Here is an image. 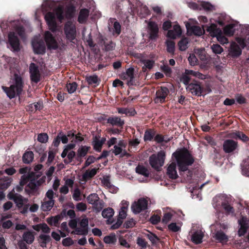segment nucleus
<instances>
[{"label":"nucleus","instance_id":"18","mask_svg":"<svg viewBox=\"0 0 249 249\" xmlns=\"http://www.w3.org/2000/svg\"><path fill=\"white\" fill-rule=\"evenodd\" d=\"M181 34L182 30L180 26L176 23L173 25V29L168 31L167 36L172 39H176L180 37Z\"/></svg>","mask_w":249,"mask_h":249},{"label":"nucleus","instance_id":"40","mask_svg":"<svg viewBox=\"0 0 249 249\" xmlns=\"http://www.w3.org/2000/svg\"><path fill=\"white\" fill-rule=\"evenodd\" d=\"M215 238L220 242L225 243L228 241V236L222 231H218L215 234Z\"/></svg>","mask_w":249,"mask_h":249},{"label":"nucleus","instance_id":"34","mask_svg":"<svg viewBox=\"0 0 249 249\" xmlns=\"http://www.w3.org/2000/svg\"><path fill=\"white\" fill-rule=\"evenodd\" d=\"M33 228L35 230L37 231H41L45 233H48L50 232V229L45 223H41L35 225Z\"/></svg>","mask_w":249,"mask_h":249},{"label":"nucleus","instance_id":"28","mask_svg":"<svg viewBox=\"0 0 249 249\" xmlns=\"http://www.w3.org/2000/svg\"><path fill=\"white\" fill-rule=\"evenodd\" d=\"M206 30L212 37H216L222 32L220 28H217V26L214 24H212L210 26H208Z\"/></svg>","mask_w":249,"mask_h":249},{"label":"nucleus","instance_id":"30","mask_svg":"<svg viewBox=\"0 0 249 249\" xmlns=\"http://www.w3.org/2000/svg\"><path fill=\"white\" fill-rule=\"evenodd\" d=\"M167 174L169 178L176 179L178 177L176 171V165L175 163H171L167 168Z\"/></svg>","mask_w":249,"mask_h":249},{"label":"nucleus","instance_id":"42","mask_svg":"<svg viewBox=\"0 0 249 249\" xmlns=\"http://www.w3.org/2000/svg\"><path fill=\"white\" fill-rule=\"evenodd\" d=\"M117 109L118 113L120 114H124L130 116H133L136 114V111L133 108H118Z\"/></svg>","mask_w":249,"mask_h":249},{"label":"nucleus","instance_id":"1","mask_svg":"<svg viewBox=\"0 0 249 249\" xmlns=\"http://www.w3.org/2000/svg\"><path fill=\"white\" fill-rule=\"evenodd\" d=\"M75 8L73 7L69 6L65 9L62 7H58L55 9L53 13L49 12L45 16V20L49 26V29L53 32L56 31L57 26L55 21V16L61 22L65 19H71L73 18L75 14Z\"/></svg>","mask_w":249,"mask_h":249},{"label":"nucleus","instance_id":"47","mask_svg":"<svg viewBox=\"0 0 249 249\" xmlns=\"http://www.w3.org/2000/svg\"><path fill=\"white\" fill-rule=\"evenodd\" d=\"M102 214L104 218H109L113 215L114 211L112 208H108L104 210Z\"/></svg>","mask_w":249,"mask_h":249},{"label":"nucleus","instance_id":"13","mask_svg":"<svg viewBox=\"0 0 249 249\" xmlns=\"http://www.w3.org/2000/svg\"><path fill=\"white\" fill-rule=\"evenodd\" d=\"M169 93V90L166 87H161L156 92V96L155 98L156 103H162L165 101V98Z\"/></svg>","mask_w":249,"mask_h":249},{"label":"nucleus","instance_id":"31","mask_svg":"<svg viewBox=\"0 0 249 249\" xmlns=\"http://www.w3.org/2000/svg\"><path fill=\"white\" fill-rule=\"evenodd\" d=\"M22 239L27 244H31L35 240V234L33 231L24 232L22 235Z\"/></svg>","mask_w":249,"mask_h":249},{"label":"nucleus","instance_id":"39","mask_svg":"<svg viewBox=\"0 0 249 249\" xmlns=\"http://www.w3.org/2000/svg\"><path fill=\"white\" fill-rule=\"evenodd\" d=\"M112 152L115 156L120 155L121 157H123L127 155V153L125 149L122 148V147L118 145H116L114 146V149L112 151Z\"/></svg>","mask_w":249,"mask_h":249},{"label":"nucleus","instance_id":"6","mask_svg":"<svg viewBox=\"0 0 249 249\" xmlns=\"http://www.w3.org/2000/svg\"><path fill=\"white\" fill-rule=\"evenodd\" d=\"M14 81L15 84L11 85L9 88L2 87L3 89L10 99L14 98L16 95L20 94L22 91V81L21 78L16 75Z\"/></svg>","mask_w":249,"mask_h":249},{"label":"nucleus","instance_id":"35","mask_svg":"<svg viewBox=\"0 0 249 249\" xmlns=\"http://www.w3.org/2000/svg\"><path fill=\"white\" fill-rule=\"evenodd\" d=\"M136 172L144 177H148L149 175L148 170L143 165H139L135 168Z\"/></svg>","mask_w":249,"mask_h":249},{"label":"nucleus","instance_id":"53","mask_svg":"<svg viewBox=\"0 0 249 249\" xmlns=\"http://www.w3.org/2000/svg\"><path fill=\"white\" fill-rule=\"evenodd\" d=\"M216 38L217 40L221 44H227L229 42L228 38L223 35L222 32L219 34Z\"/></svg>","mask_w":249,"mask_h":249},{"label":"nucleus","instance_id":"43","mask_svg":"<svg viewBox=\"0 0 249 249\" xmlns=\"http://www.w3.org/2000/svg\"><path fill=\"white\" fill-rule=\"evenodd\" d=\"M188 38L186 37L182 38L178 43L179 50L181 51L186 50L188 48Z\"/></svg>","mask_w":249,"mask_h":249},{"label":"nucleus","instance_id":"4","mask_svg":"<svg viewBox=\"0 0 249 249\" xmlns=\"http://www.w3.org/2000/svg\"><path fill=\"white\" fill-rule=\"evenodd\" d=\"M173 156L175 158L179 171H186L188 166L194 162V159L186 149H181L174 153Z\"/></svg>","mask_w":249,"mask_h":249},{"label":"nucleus","instance_id":"15","mask_svg":"<svg viewBox=\"0 0 249 249\" xmlns=\"http://www.w3.org/2000/svg\"><path fill=\"white\" fill-rule=\"evenodd\" d=\"M147 28L149 38L151 39H156L159 32V28L157 24L155 22L150 20L148 22Z\"/></svg>","mask_w":249,"mask_h":249},{"label":"nucleus","instance_id":"46","mask_svg":"<svg viewBox=\"0 0 249 249\" xmlns=\"http://www.w3.org/2000/svg\"><path fill=\"white\" fill-rule=\"evenodd\" d=\"M231 137L235 138H238L239 139L243 142H247L249 141V138L244 133L241 132H236L232 134Z\"/></svg>","mask_w":249,"mask_h":249},{"label":"nucleus","instance_id":"10","mask_svg":"<svg viewBox=\"0 0 249 249\" xmlns=\"http://www.w3.org/2000/svg\"><path fill=\"white\" fill-rule=\"evenodd\" d=\"M147 208V201L144 198H140L133 203L131 207L132 211L135 214L139 213Z\"/></svg>","mask_w":249,"mask_h":249},{"label":"nucleus","instance_id":"32","mask_svg":"<svg viewBox=\"0 0 249 249\" xmlns=\"http://www.w3.org/2000/svg\"><path fill=\"white\" fill-rule=\"evenodd\" d=\"M89 11L87 9H82L80 10L78 18V21L80 23H84L87 20L89 15Z\"/></svg>","mask_w":249,"mask_h":249},{"label":"nucleus","instance_id":"8","mask_svg":"<svg viewBox=\"0 0 249 249\" xmlns=\"http://www.w3.org/2000/svg\"><path fill=\"white\" fill-rule=\"evenodd\" d=\"M64 32L67 38L72 41L75 38L76 31L75 24L71 21H67L64 26Z\"/></svg>","mask_w":249,"mask_h":249},{"label":"nucleus","instance_id":"59","mask_svg":"<svg viewBox=\"0 0 249 249\" xmlns=\"http://www.w3.org/2000/svg\"><path fill=\"white\" fill-rule=\"evenodd\" d=\"M127 209L124 207H121L119 213V218L122 220L124 219L126 217Z\"/></svg>","mask_w":249,"mask_h":249},{"label":"nucleus","instance_id":"16","mask_svg":"<svg viewBox=\"0 0 249 249\" xmlns=\"http://www.w3.org/2000/svg\"><path fill=\"white\" fill-rule=\"evenodd\" d=\"M186 89L192 94L197 96H200L202 91L200 84L196 81L189 84L186 87Z\"/></svg>","mask_w":249,"mask_h":249},{"label":"nucleus","instance_id":"3","mask_svg":"<svg viewBox=\"0 0 249 249\" xmlns=\"http://www.w3.org/2000/svg\"><path fill=\"white\" fill-rule=\"evenodd\" d=\"M19 172L22 175L19 182L20 185L24 186L28 183L27 187L30 189V193L36 191L38 187L43 182L42 179H38L36 174L31 171L28 167L20 168Z\"/></svg>","mask_w":249,"mask_h":249},{"label":"nucleus","instance_id":"20","mask_svg":"<svg viewBox=\"0 0 249 249\" xmlns=\"http://www.w3.org/2000/svg\"><path fill=\"white\" fill-rule=\"evenodd\" d=\"M122 78L127 81V84L129 86L134 85V69L133 68H128L126 72L122 74Z\"/></svg>","mask_w":249,"mask_h":249},{"label":"nucleus","instance_id":"45","mask_svg":"<svg viewBox=\"0 0 249 249\" xmlns=\"http://www.w3.org/2000/svg\"><path fill=\"white\" fill-rule=\"evenodd\" d=\"M86 79L88 83L90 85H98L99 84V79L96 75L87 76Z\"/></svg>","mask_w":249,"mask_h":249},{"label":"nucleus","instance_id":"62","mask_svg":"<svg viewBox=\"0 0 249 249\" xmlns=\"http://www.w3.org/2000/svg\"><path fill=\"white\" fill-rule=\"evenodd\" d=\"M140 140L138 138H135L129 141L128 144L129 146L136 147L140 143Z\"/></svg>","mask_w":249,"mask_h":249},{"label":"nucleus","instance_id":"36","mask_svg":"<svg viewBox=\"0 0 249 249\" xmlns=\"http://www.w3.org/2000/svg\"><path fill=\"white\" fill-rule=\"evenodd\" d=\"M90 147L87 146H81L79 148L77 153V159L79 160L82 157H85L88 151L89 150Z\"/></svg>","mask_w":249,"mask_h":249},{"label":"nucleus","instance_id":"37","mask_svg":"<svg viewBox=\"0 0 249 249\" xmlns=\"http://www.w3.org/2000/svg\"><path fill=\"white\" fill-rule=\"evenodd\" d=\"M62 216L61 215H57L55 216H52L48 218L46 220L47 223L51 225L57 226L59 221L61 219Z\"/></svg>","mask_w":249,"mask_h":249},{"label":"nucleus","instance_id":"55","mask_svg":"<svg viewBox=\"0 0 249 249\" xmlns=\"http://www.w3.org/2000/svg\"><path fill=\"white\" fill-rule=\"evenodd\" d=\"M75 233L78 235H86L88 233V229L79 226L75 230Z\"/></svg>","mask_w":249,"mask_h":249},{"label":"nucleus","instance_id":"24","mask_svg":"<svg viewBox=\"0 0 249 249\" xmlns=\"http://www.w3.org/2000/svg\"><path fill=\"white\" fill-rule=\"evenodd\" d=\"M54 204V200L44 199L41 202L40 208L43 212L50 211Z\"/></svg>","mask_w":249,"mask_h":249},{"label":"nucleus","instance_id":"2","mask_svg":"<svg viewBox=\"0 0 249 249\" xmlns=\"http://www.w3.org/2000/svg\"><path fill=\"white\" fill-rule=\"evenodd\" d=\"M242 33L245 36L237 37L236 41L241 47L235 42L231 43L229 50V54L232 57H238L241 54L242 49H249V25H244L242 27Z\"/></svg>","mask_w":249,"mask_h":249},{"label":"nucleus","instance_id":"25","mask_svg":"<svg viewBox=\"0 0 249 249\" xmlns=\"http://www.w3.org/2000/svg\"><path fill=\"white\" fill-rule=\"evenodd\" d=\"M140 62L144 71H145L147 69H151L155 64L154 60L145 58H141L140 60Z\"/></svg>","mask_w":249,"mask_h":249},{"label":"nucleus","instance_id":"5","mask_svg":"<svg viewBox=\"0 0 249 249\" xmlns=\"http://www.w3.org/2000/svg\"><path fill=\"white\" fill-rule=\"evenodd\" d=\"M7 197L9 199L14 200L21 213L24 214L28 213L29 207L28 198L24 197L19 194L15 193L14 190L7 195Z\"/></svg>","mask_w":249,"mask_h":249},{"label":"nucleus","instance_id":"63","mask_svg":"<svg viewBox=\"0 0 249 249\" xmlns=\"http://www.w3.org/2000/svg\"><path fill=\"white\" fill-rule=\"evenodd\" d=\"M169 229L174 232H177L180 230L179 226L177 225L176 223H172L168 225Z\"/></svg>","mask_w":249,"mask_h":249},{"label":"nucleus","instance_id":"38","mask_svg":"<svg viewBox=\"0 0 249 249\" xmlns=\"http://www.w3.org/2000/svg\"><path fill=\"white\" fill-rule=\"evenodd\" d=\"M34 155L32 151H26L22 156V160L25 163H30L33 160Z\"/></svg>","mask_w":249,"mask_h":249},{"label":"nucleus","instance_id":"9","mask_svg":"<svg viewBox=\"0 0 249 249\" xmlns=\"http://www.w3.org/2000/svg\"><path fill=\"white\" fill-rule=\"evenodd\" d=\"M87 199L89 204L94 205V207L97 211L99 212L103 208L104 203L102 200H100L97 194H91L87 197Z\"/></svg>","mask_w":249,"mask_h":249},{"label":"nucleus","instance_id":"27","mask_svg":"<svg viewBox=\"0 0 249 249\" xmlns=\"http://www.w3.org/2000/svg\"><path fill=\"white\" fill-rule=\"evenodd\" d=\"M106 141V139L102 138L100 139L95 137L92 142L93 148L95 150L98 152H100L101 150L102 146Z\"/></svg>","mask_w":249,"mask_h":249},{"label":"nucleus","instance_id":"41","mask_svg":"<svg viewBox=\"0 0 249 249\" xmlns=\"http://www.w3.org/2000/svg\"><path fill=\"white\" fill-rule=\"evenodd\" d=\"M38 240L40 246L44 248L46 247V244L50 241L51 237L49 235L40 234Z\"/></svg>","mask_w":249,"mask_h":249},{"label":"nucleus","instance_id":"60","mask_svg":"<svg viewBox=\"0 0 249 249\" xmlns=\"http://www.w3.org/2000/svg\"><path fill=\"white\" fill-rule=\"evenodd\" d=\"M44 199L47 200H54V192L52 189L49 190L45 194V196Z\"/></svg>","mask_w":249,"mask_h":249},{"label":"nucleus","instance_id":"61","mask_svg":"<svg viewBox=\"0 0 249 249\" xmlns=\"http://www.w3.org/2000/svg\"><path fill=\"white\" fill-rule=\"evenodd\" d=\"M154 136V134L151 131H146L144 135V141H151Z\"/></svg>","mask_w":249,"mask_h":249},{"label":"nucleus","instance_id":"56","mask_svg":"<svg viewBox=\"0 0 249 249\" xmlns=\"http://www.w3.org/2000/svg\"><path fill=\"white\" fill-rule=\"evenodd\" d=\"M222 205L226 212L229 214H233L234 213V210L233 207H232L229 204L226 203H222Z\"/></svg>","mask_w":249,"mask_h":249},{"label":"nucleus","instance_id":"12","mask_svg":"<svg viewBox=\"0 0 249 249\" xmlns=\"http://www.w3.org/2000/svg\"><path fill=\"white\" fill-rule=\"evenodd\" d=\"M32 47L34 52L37 54H43L45 52V46L41 40H39L37 37H35L32 41Z\"/></svg>","mask_w":249,"mask_h":249},{"label":"nucleus","instance_id":"48","mask_svg":"<svg viewBox=\"0 0 249 249\" xmlns=\"http://www.w3.org/2000/svg\"><path fill=\"white\" fill-rule=\"evenodd\" d=\"M174 213H175L173 211H170L166 213L163 215L162 219V222L165 224H167L171 220Z\"/></svg>","mask_w":249,"mask_h":249},{"label":"nucleus","instance_id":"58","mask_svg":"<svg viewBox=\"0 0 249 249\" xmlns=\"http://www.w3.org/2000/svg\"><path fill=\"white\" fill-rule=\"evenodd\" d=\"M81 192L78 188H76L74 190L72 194V197L74 200L79 201L81 200L80 197Z\"/></svg>","mask_w":249,"mask_h":249},{"label":"nucleus","instance_id":"19","mask_svg":"<svg viewBox=\"0 0 249 249\" xmlns=\"http://www.w3.org/2000/svg\"><path fill=\"white\" fill-rule=\"evenodd\" d=\"M8 41L14 51H18L20 50L19 40L15 36V33L11 32L8 35Z\"/></svg>","mask_w":249,"mask_h":249},{"label":"nucleus","instance_id":"51","mask_svg":"<svg viewBox=\"0 0 249 249\" xmlns=\"http://www.w3.org/2000/svg\"><path fill=\"white\" fill-rule=\"evenodd\" d=\"M75 156V152L74 151H68L67 157L64 160V162L67 164L71 162Z\"/></svg>","mask_w":249,"mask_h":249},{"label":"nucleus","instance_id":"29","mask_svg":"<svg viewBox=\"0 0 249 249\" xmlns=\"http://www.w3.org/2000/svg\"><path fill=\"white\" fill-rule=\"evenodd\" d=\"M204 233L201 231L195 232L191 236L192 241L196 244H198L202 242Z\"/></svg>","mask_w":249,"mask_h":249},{"label":"nucleus","instance_id":"17","mask_svg":"<svg viewBox=\"0 0 249 249\" xmlns=\"http://www.w3.org/2000/svg\"><path fill=\"white\" fill-rule=\"evenodd\" d=\"M30 73L31 80L35 83H37L40 80V73L38 67L32 63L30 66Z\"/></svg>","mask_w":249,"mask_h":249},{"label":"nucleus","instance_id":"44","mask_svg":"<svg viewBox=\"0 0 249 249\" xmlns=\"http://www.w3.org/2000/svg\"><path fill=\"white\" fill-rule=\"evenodd\" d=\"M167 51L168 53H174L175 49V43L173 40L168 39L166 41Z\"/></svg>","mask_w":249,"mask_h":249},{"label":"nucleus","instance_id":"22","mask_svg":"<svg viewBox=\"0 0 249 249\" xmlns=\"http://www.w3.org/2000/svg\"><path fill=\"white\" fill-rule=\"evenodd\" d=\"M238 223L240 226L238 234L239 236H242L246 232L249 227V220L247 218L243 217L241 219L238 220Z\"/></svg>","mask_w":249,"mask_h":249},{"label":"nucleus","instance_id":"11","mask_svg":"<svg viewBox=\"0 0 249 249\" xmlns=\"http://www.w3.org/2000/svg\"><path fill=\"white\" fill-rule=\"evenodd\" d=\"M44 39L49 50H55L58 48L57 42L49 31L45 32Z\"/></svg>","mask_w":249,"mask_h":249},{"label":"nucleus","instance_id":"52","mask_svg":"<svg viewBox=\"0 0 249 249\" xmlns=\"http://www.w3.org/2000/svg\"><path fill=\"white\" fill-rule=\"evenodd\" d=\"M77 85L75 82H72L67 85V88L69 93L71 94L74 92L77 89Z\"/></svg>","mask_w":249,"mask_h":249},{"label":"nucleus","instance_id":"26","mask_svg":"<svg viewBox=\"0 0 249 249\" xmlns=\"http://www.w3.org/2000/svg\"><path fill=\"white\" fill-rule=\"evenodd\" d=\"M238 26L237 24H229L225 27L224 33L226 36H231L233 35L235 30L237 29Z\"/></svg>","mask_w":249,"mask_h":249},{"label":"nucleus","instance_id":"7","mask_svg":"<svg viewBox=\"0 0 249 249\" xmlns=\"http://www.w3.org/2000/svg\"><path fill=\"white\" fill-rule=\"evenodd\" d=\"M165 154L163 151L159 152L157 155H152L149 158L150 165L157 170L163 166L164 162Z\"/></svg>","mask_w":249,"mask_h":249},{"label":"nucleus","instance_id":"57","mask_svg":"<svg viewBox=\"0 0 249 249\" xmlns=\"http://www.w3.org/2000/svg\"><path fill=\"white\" fill-rule=\"evenodd\" d=\"M189 63L192 66H195L197 64V59L194 54H190L188 57Z\"/></svg>","mask_w":249,"mask_h":249},{"label":"nucleus","instance_id":"49","mask_svg":"<svg viewBox=\"0 0 249 249\" xmlns=\"http://www.w3.org/2000/svg\"><path fill=\"white\" fill-rule=\"evenodd\" d=\"M104 241L107 244H114L116 242L117 239L115 235L114 234L105 237Z\"/></svg>","mask_w":249,"mask_h":249},{"label":"nucleus","instance_id":"54","mask_svg":"<svg viewBox=\"0 0 249 249\" xmlns=\"http://www.w3.org/2000/svg\"><path fill=\"white\" fill-rule=\"evenodd\" d=\"M37 140L41 143H46L48 140V136L46 133H40L38 135Z\"/></svg>","mask_w":249,"mask_h":249},{"label":"nucleus","instance_id":"50","mask_svg":"<svg viewBox=\"0 0 249 249\" xmlns=\"http://www.w3.org/2000/svg\"><path fill=\"white\" fill-rule=\"evenodd\" d=\"M211 49L215 54H221L223 52V48L218 44H213L211 46Z\"/></svg>","mask_w":249,"mask_h":249},{"label":"nucleus","instance_id":"33","mask_svg":"<svg viewBox=\"0 0 249 249\" xmlns=\"http://www.w3.org/2000/svg\"><path fill=\"white\" fill-rule=\"evenodd\" d=\"M107 122L112 125L118 126H122L124 124V121L118 117H109L107 119Z\"/></svg>","mask_w":249,"mask_h":249},{"label":"nucleus","instance_id":"21","mask_svg":"<svg viewBox=\"0 0 249 249\" xmlns=\"http://www.w3.org/2000/svg\"><path fill=\"white\" fill-rule=\"evenodd\" d=\"M97 170L98 169L95 168L86 170L80 179L81 183H85L93 178L97 174Z\"/></svg>","mask_w":249,"mask_h":249},{"label":"nucleus","instance_id":"64","mask_svg":"<svg viewBox=\"0 0 249 249\" xmlns=\"http://www.w3.org/2000/svg\"><path fill=\"white\" fill-rule=\"evenodd\" d=\"M235 98L236 102L240 104H243L246 103V100L245 98L241 94H237L235 95Z\"/></svg>","mask_w":249,"mask_h":249},{"label":"nucleus","instance_id":"14","mask_svg":"<svg viewBox=\"0 0 249 249\" xmlns=\"http://www.w3.org/2000/svg\"><path fill=\"white\" fill-rule=\"evenodd\" d=\"M223 147L225 153H230L237 149L238 143L232 140H226L223 142Z\"/></svg>","mask_w":249,"mask_h":249},{"label":"nucleus","instance_id":"23","mask_svg":"<svg viewBox=\"0 0 249 249\" xmlns=\"http://www.w3.org/2000/svg\"><path fill=\"white\" fill-rule=\"evenodd\" d=\"M186 27L188 32L197 36H202L204 33V30L199 26H191L189 23L186 24Z\"/></svg>","mask_w":249,"mask_h":249}]
</instances>
